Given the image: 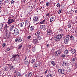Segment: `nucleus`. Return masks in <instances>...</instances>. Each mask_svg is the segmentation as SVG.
Returning <instances> with one entry per match:
<instances>
[{"label":"nucleus","mask_w":77,"mask_h":77,"mask_svg":"<svg viewBox=\"0 0 77 77\" xmlns=\"http://www.w3.org/2000/svg\"><path fill=\"white\" fill-rule=\"evenodd\" d=\"M9 28V26H7V24H5V26L4 27V30H5V36H8V29Z\"/></svg>","instance_id":"1"},{"label":"nucleus","mask_w":77,"mask_h":77,"mask_svg":"<svg viewBox=\"0 0 77 77\" xmlns=\"http://www.w3.org/2000/svg\"><path fill=\"white\" fill-rule=\"evenodd\" d=\"M58 71L60 74H65V70L63 69H58Z\"/></svg>","instance_id":"2"},{"label":"nucleus","mask_w":77,"mask_h":77,"mask_svg":"<svg viewBox=\"0 0 77 77\" xmlns=\"http://www.w3.org/2000/svg\"><path fill=\"white\" fill-rule=\"evenodd\" d=\"M18 41L19 42H21V41H22V39H21V37H19L18 38H17L15 40V42H16Z\"/></svg>","instance_id":"3"},{"label":"nucleus","mask_w":77,"mask_h":77,"mask_svg":"<svg viewBox=\"0 0 77 77\" xmlns=\"http://www.w3.org/2000/svg\"><path fill=\"white\" fill-rule=\"evenodd\" d=\"M20 33V32L19 31V30L18 29H17L15 28V29H14V34L16 35H18Z\"/></svg>","instance_id":"4"},{"label":"nucleus","mask_w":77,"mask_h":77,"mask_svg":"<svg viewBox=\"0 0 77 77\" xmlns=\"http://www.w3.org/2000/svg\"><path fill=\"white\" fill-rule=\"evenodd\" d=\"M17 56H18V57H19V55H18V54H17V55H13V57L12 59H13L14 61H16V58L17 57Z\"/></svg>","instance_id":"5"},{"label":"nucleus","mask_w":77,"mask_h":77,"mask_svg":"<svg viewBox=\"0 0 77 77\" xmlns=\"http://www.w3.org/2000/svg\"><path fill=\"white\" fill-rule=\"evenodd\" d=\"M14 22V20L12 19H9L8 21V23L9 24H10L11 23Z\"/></svg>","instance_id":"6"},{"label":"nucleus","mask_w":77,"mask_h":77,"mask_svg":"<svg viewBox=\"0 0 77 77\" xmlns=\"http://www.w3.org/2000/svg\"><path fill=\"white\" fill-rule=\"evenodd\" d=\"M60 51H57L55 52V54L56 56H59L60 54Z\"/></svg>","instance_id":"7"},{"label":"nucleus","mask_w":77,"mask_h":77,"mask_svg":"<svg viewBox=\"0 0 77 77\" xmlns=\"http://www.w3.org/2000/svg\"><path fill=\"white\" fill-rule=\"evenodd\" d=\"M47 33L48 34V35H51V33H52V32H51V29H48L47 30Z\"/></svg>","instance_id":"8"},{"label":"nucleus","mask_w":77,"mask_h":77,"mask_svg":"<svg viewBox=\"0 0 77 77\" xmlns=\"http://www.w3.org/2000/svg\"><path fill=\"white\" fill-rule=\"evenodd\" d=\"M33 21H34V22H38V21H39L38 17H35L33 19Z\"/></svg>","instance_id":"9"},{"label":"nucleus","mask_w":77,"mask_h":77,"mask_svg":"<svg viewBox=\"0 0 77 77\" xmlns=\"http://www.w3.org/2000/svg\"><path fill=\"white\" fill-rule=\"evenodd\" d=\"M63 36V34H59L58 35H57V38H58L59 40L60 39H61V38H62Z\"/></svg>","instance_id":"10"},{"label":"nucleus","mask_w":77,"mask_h":77,"mask_svg":"<svg viewBox=\"0 0 77 77\" xmlns=\"http://www.w3.org/2000/svg\"><path fill=\"white\" fill-rule=\"evenodd\" d=\"M68 42H69V38H66L64 39V43H65L66 44H67Z\"/></svg>","instance_id":"11"},{"label":"nucleus","mask_w":77,"mask_h":77,"mask_svg":"<svg viewBox=\"0 0 77 77\" xmlns=\"http://www.w3.org/2000/svg\"><path fill=\"white\" fill-rule=\"evenodd\" d=\"M33 42L34 44H38V39H34L33 40Z\"/></svg>","instance_id":"12"},{"label":"nucleus","mask_w":77,"mask_h":77,"mask_svg":"<svg viewBox=\"0 0 77 77\" xmlns=\"http://www.w3.org/2000/svg\"><path fill=\"white\" fill-rule=\"evenodd\" d=\"M41 35V33L39 31H37L35 33V35L36 36H39Z\"/></svg>","instance_id":"13"},{"label":"nucleus","mask_w":77,"mask_h":77,"mask_svg":"<svg viewBox=\"0 0 77 77\" xmlns=\"http://www.w3.org/2000/svg\"><path fill=\"white\" fill-rule=\"evenodd\" d=\"M75 51H75V50L74 49H71L70 50V52L72 54H74L75 52Z\"/></svg>","instance_id":"14"},{"label":"nucleus","mask_w":77,"mask_h":77,"mask_svg":"<svg viewBox=\"0 0 77 77\" xmlns=\"http://www.w3.org/2000/svg\"><path fill=\"white\" fill-rule=\"evenodd\" d=\"M62 65L63 66H64V67H65V66H66V65H67V63H66V62H64L63 63Z\"/></svg>","instance_id":"15"},{"label":"nucleus","mask_w":77,"mask_h":77,"mask_svg":"<svg viewBox=\"0 0 77 77\" xmlns=\"http://www.w3.org/2000/svg\"><path fill=\"white\" fill-rule=\"evenodd\" d=\"M35 59H32L31 61V64H33V63H35Z\"/></svg>","instance_id":"16"},{"label":"nucleus","mask_w":77,"mask_h":77,"mask_svg":"<svg viewBox=\"0 0 77 77\" xmlns=\"http://www.w3.org/2000/svg\"><path fill=\"white\" fill-rule=\"evenodd\" d=\"M69 53V52H68V51L67 50H66L64 52V54H68Z\"/></svg>","instance_id":"17"},{"label":"nucleus","mask_w":77,"mask_h":77,"mask_svg":"<svg viewBox=\"0 0 77 77\" xmlns=\"http://www.w3.org/2000/svg\"><path fill=\"white\" fill-rule=\"evenodd\" d=\"M54 39L56 41H59V40L58 37H57V36H56L54 38Z\"/></svg>","instance_id":"18"},{"label":"nucleus","mask_w":77,"mask_h":77,"mask_svg":"<svg viewBox=\"0 0 77 77\" xmlns=\"http://www.w3.org/2000/svg\"><path fill=\"white\" fill-rule=\"evenodd\" d=\"M4 69L5 71H8V69H9V68H8L7 66H5L4 68Z\"/></svg>","instance_id":"19"},{"label":"nucleus","mask_w":77,"mask_h":77,"mask_svg":"<svg viewBox=\"0 0 77 77\" xmlns=\"http://www.w3.org/2000/svg\"><path fill=\"white\" fill-rule=\"evenodd\" d=\"M33 74V73L32 72H31L29 73L28 75V76L29 77H30L32 75V74Z\"/></svg>","instance_id":"20"},{"label":"nucleus","mask_w":77,"mask_h":77,"mask_svg":"<svg viewBox=\"0 0 77 77\" xmlns=\"http://www.w3.org/2000/svg\"><path fill=\"white\" fill-rule=\"evenodd\" d=\"M24 23L23 22H21L20 23V27H23V24H24Z\"/></svg>","instance_id":"21"},{"label":"nucleus","mask_w":77,"mask_h":77,"mask_svg":"<svg viewBox=\"0 0 77 77\" xmlns=\"http://www.w3.org/2000/svg\"><path fill=\"white\" fill-rule=\"evenodd\" d=\"M51 64H52L53 66H55L56 64L55 63V62L54 61H52L51 62Z\"/></svg>","instance_id":"22"},{"label":"nucleus","mask_w":77,"mask_h":77,"mask_svg":"<svg viewBox=\"0 0 77 77\" xmlns=\"http://www.w3.org/2000/svg\"><path fill=\"white\" fill-rule=\"evenodd\" d=\"M14 25H12L11 27L10 28V30H13V29H14Z\"/></svg>","instance_id":"23"},{"label":"nucleus","mask_w":77,"mask_h":77,"mask_svg":"<svg viewBox=\"0 0 77 77\" xmlns=\"http://www.w3.org/2000/svg\"><path fill=\"white\" fill-rule=\"evenodd\" d=\"M42 38H43L42 36H39L38 37H37L38 39L39 40H41V39H42Z\"/></svg>","instance_id":"24"},{"label":"nucleus","mask_w":77,"mask_h":77,"mask_svg":"<svg viewBox=\"0 0 77 77\" xmlns=\"http://www.w3.org/2000/svg\"><path fill=\"white\" fill-rule=\"evenodd\" d=\"M33 26H31L30 28V30L31 31H32L34 29V28H33Z\"/></svg>","instance_id":"25"},{"label":"nucleus","mask_w":77,"mask_h":77,"mask_svg":"<svg viewBox=\"0 0 77 77\" xmlns=\"http://www.w3.org/2000/svg\"><path fill=\"white\" fill-rule=\"evenodd\" d=\"M45 27V25H41L40 26V27L41 29H43V27Z\"/></svg>","instance_id":"26"},{"label":"nucleus","mask_w":77,"mask_h":77,"mask_svg":"<svg viewBox=\"0 0 77 77\" xmlns=\"http://www.w3.org/2000/svg\"><path fill=\"white\" fill-rule=\"evenodd\" d=\"M47 77H52V75L50 73L48 74L47 75Z\"/></svg>","instance_id":"27"},{"label":"nucleus","mask_w":77,"mask_h":77,"mask_svg":"<svg viewBox=\"0 0 77 77\" xmlns=\"http://www.w3.org/2000/svg\"><path fill=\"white\" fill-rule=\"evenodd\" d=\"M18 46V49H21V48H22V47H23V45H21V44L19 45Z\"/></svg>","instance_id":"28"},{"label":"nucleus","mask_w":77,"mask_h":77,"mask_svg":"<svg viewBox=\"0 0 77 77\" xmlns=\"http://www.w3.org/2000/svg\"><path fill=\"white\" fill-rule=\"evenodd\" d=\"M74 12V11L73 10H71L70 11H69V12L70 14H73V12Z\"/></svg>","instance_id":"29"},{"label":"nucleus","mask_w":77,"mask_h":77,"mask_svg":"<svg viewBox=\"0 0 77 77\" xmlns=\"http://www.w3.org/2000/svg\"><path fill=\"white\" fill-rule=\"evenodd\" d=\"M45 21V20H43L42 21L40 22V24H43L44 23Z\"/></svg>","instance_id":"30"},{"label":"nucleus","mask_w":77,"mask_h":77,"mask_svg":"<svg viewBox=\"0 0 77 77\" xmlns=\"http://www.w3.org/2000/svg\"><path fill=\"white\" fill-rule=\"evenodd\" d=\"M3 27V24L0 23V30H1Z\"/></svg>","instance_id":"31"},{"label":"nucleus","mask_w":77,"mask_h":77,"mask_svg":"<svg viewBox=\"0 0 77 77\" xmlns=\"http://www.w3.org/2000/svg\"><path fill=\"white\" fill-rule=\"evenodd\" d=\"M70 38L71 40H72V39H72V38H73V40H74V37H73V36L72 35L70 36Z\"/></svg>","instance_id":"32"},{"label":"nucleus","mask_w":77,"mask_h":77,"mask_svg":"<svg viewBox=\"0 0 77 77\" xmlns=\"http://www.w3.org/2000/svg\"><path fill=\"white\" fill-rule=\"evenodd\" d=\"M46 6H47V7H48V6H49V5H50V3H49V2H46Z\"/></svg>","instance_id":"33"},{"label":"nucleus","mask_w":77,"mask_h":77,"mask_svg":"<svg viewBox=\"0 0 77 77\" xmlns=\"http://www.w3.org/2000/svg\"><path fill=\"white\" fill-rule=\"evenodd\" d=\"M24 63L25 64H26V65H28L29 64V61H26L24 62Z\"/></svg>","instance_id":"34"},{"label":"nucleus","mask_w":77,"mask_h":77,"mask_svg":"<svg viewBox=\"0 0 77 77\" xmlns=\"http://www.w3.org/2000/svg\"><path fill=\"white\" fill-rule=\"evenodd\" d=\"M16 74L17 76H18V75L19 76H20V72H17Z\"/></svg>","instance_id":"35"},{"label":"nucleus","mask_w":77,"mask_h":77,"mask_svg":"<svg viewBox=\"0 0 77 77\" xmlns=\"http://www.w3.org/2000/svg\"><path fill=\"white\" fill-rule=\"evenodd\" d=\"M25 23L26 24H28V23H29V21H28L27 20L25 21Z\"/></svg>","instance_id":"36"},{"label":"nucleus","mask_w":77,"mask_h":77,"mask_svg":"<svg viewBox=\"0 0 77 77\" xmlns=\"http://www.w3.org/2000/svg\"><path fill=\"white\" fill-rule=\"evenodd\" d=\"M70 37V35H66V38H68V39H69V38Z\"/></svg>","instance_id":"37"},{"label":"nucleus","mask_w":77,"mask_h":77,"mask_svg":"<svg viewBox=\"0 0 77 77\" xmlns=\"http://www.w3.org/2000/svg\"><path fill=\"white\" fill-rule=\"evenodd\" d=\"M53 21V17L51 18L50 19V22H52Z\"/></svg>","instance_id":"38"},{"label":"nucleus","mask_w":77,"mask_h":77,"mask_svg":"<svg viewBox=\"0 0 77 77\" xmlns=\"http://www.w3.org/2000/svg\"><path fill=\"white\" fill-rule=\"evenodd\" d=\"M27 38L28 39H30L31 38V36L30 35L28 36L27 37Z\"/></svg>","instance_id":"39"},{"label":"nucleus","mask_w":77,"mask_h":77,"mask_svg":"<svg viewBox=\"0 0 77 77\" xmlns=\"http://www.w3.org/2000/svg\"><path fill=\"white\" fill-rule=\"evenodd\" d=\"M7 65H8V66H9V68H11V65H12V64H7Z\"/></svg>","instance_id":"40"},{"label":"nucleus","mask_w":77,"mask_h":77,"mask_svg":"<svg viewBox=\"0 0 77 77\" xmlns=\"http://www.w3.org/2000/svg\"><path fill=\"white\" fill-rule=\"evenodd\" d=\"M10 50V48H7V49L6 50V51H9Z\"/></svg>","instance_id":"41"},{"label":"nucleus","mask_w":77,"mask_h":77,"mask_svg":"<svg viewBox=\"0 0 77 77\" xmlns=\"http://www.w3.org/2000/svg\"><path fill=\"white\" fill-rule=\"evenodd\" d=\"M71 27V24H69L68 26V28H70Z\"/></svg>","instance_id":"42"},{"label":"nucleus","mask_w":77,"mask_h":77,"mask_svg":"<svg viewBox=\"0 0 77 77\" xmlns=\"http://www.w3.org/2000/svg\"><path fill=\"white\" fill-rule=\"evenodd\" d=\"M75 60V58H73L72 59V62H74Z\"/></svg>","instance_id":"43"},{"label":"nucleus","mask_w":77,"mask_h":77,"mask_svg":"<svg viewBox=\"0 0 77 77\" xmlns=\"http://www.w3.org/2000/svg\"><path fill=\"white\" fill-rule=\"evenodd\" d=\"M57 6L58 8H59V7H60V4L59 3H58L57 4Z\"/></svg>","instance_id":"44"},{"label":"nucleus","mask_w":77,"mask_h":77,"mask_svg":"<svg viewBox=\"0 0 77 77\" xmlns=\"http://www.w3.org/2000/svg\"><path fill=\"white\" fill-rule=\"evenodd\" d=\"M40 3L41 5H43L44 4V1H41L40 2Z\"/></svg>","instance_id":"45"},{"label":"nucleus","mask_w":77,"mask_h":77,"mask_svg":"<svg viewBox=\"0 0 77 77\" xmlns=\"http://www.w3.org/2000/svg\"><path fill=\"white\" fill-rule=\"evenodd\" d=\"M60 13H61V11L60 10H59L58 13V14H60Z\"/></svg>","instance_id":"46"},{"label":"nucleus","mask_w":77,"mask_h":77,"mask_svg":"<svg viewBox=\"0 0 77 77\" xmlns=\"http://www.w3.org/2000/svg\"><path fill=\"white\" fill-rule=\"evenodd\" d=\"M35 67H37L38 66V64L36 63H35L34 65Z\"/></svg>","instance_id":"47"},{"label":"nucleus","mask_w":77,"mask_h":77,"mask_svg":"<svg viewBox=\"0 0 77 77\" xmlns=\"http://www.w3.org/2000/svg\"><path fill=\"white\" fill-rule=\"evenodd\" d=\"M11 3L12 5H13V4H14V0H12L11 1Z\"/></svg>","instance_id":"48"},{"label":"nucleus","mask_w":77,"mask_h":77,"mask_svg":"<svg viewBox=\"0 0 77 77\" xmlns=\"http://www.w3.org/2000/svg\"><path fill=\"white\" fill-rule=\"evenodd\" d=\"M48 72V70L47 69L44 72V73L46 74V73H47Z\"/></svg>","instance_id":"49"},{"label":"nucleus","mask_w":77,"mask_h":77,"mask_svg":"<svg viewBox=\"0 0 77 77\" xmlns=\"http://www.w3.org/2000/svg\"><path fill=\"white\" fill-rule=\"evenodd\" d=\"M5 45H6V44L5 43H3L2 45L3 47H5Z\"/></svg>","instance_id":"50"},{"label":"nucleus","mask_w":77,"mask_h":77,"mask_svg":"<svg viewBox=\"0 0 77 77\" xmlns=\"http://www.w3.org/2000/svg\"><path fill=\"white\" fill-rule=\"evenodd\" d=\"M5 3H9V1L8 0H6L5 1Z\"/></svg>","instance_id":"51"},{"label":"nucleus","mask_w":77,"mask_h":77,"mask_svg":"<svg viewBox=\"0 0 77 77\" xmlns=\"http://www.w3.org/2000/svg\"><path fill=\"white\" fill-rule=\"evenodd\" d=\"M11 35V34H9V35H8V38H9V37H10V36Z\"/></svg>","instance_id":"52"},{"label":"nucleus","mask_w":77,"mask_h":77,"mask_svg":"<svg viewBox=\"0 0 77 77\" xmlns=\"http://www.w3.org/2000/svg\"><path fill=\"white\" fill-rule=\"evenodd\" d=\"M62 57H65V55L64 54H63Z\"/></svg>","instance_id":"53"},{"label":"nucleus","mask_w":77,"mask_h":77,"mask_svg":"<svg viewBox=\"0 0 77 77\" xmlns=\"http://www.w3.org/2000/svg\"><path fill=\"white\" fill-rule=\"evenodd\" d=\"M75 14H77V10H75Z\"/></svg>","instance_id":"54"},{"label":"nucleus","mask_w":77,"mask_h":77,"mask_svg":"<svg viewBox=\"0 0 77 77\" xmlns=\"http://www.w3.org/2000/svg\"><path fill=\"white\" fill-rule=\"evenodd\" d=\"M38 63L39 64V65H40V64H41V63L39 61Z\"/></svg>","instance_id":"55"},{"label":"nucleus","mask_w":77,"mask_h":77,"mask_svg":"<svg viewBox=\"0 0 77 77\" xmlns=\"http://www.w3.org/2000/svg\"><path fill=\"white\" fill-rule=\"evenodd\" d=\"M60 32H63V29H60Z\"/></svg>","instance_id":"56"},{"label":"nucleus","mask_w":77,"mask_h":77,"mask_svg":"<svg viewBox=\"0 0 77 77\" xmlns=\"http://www.w3.org/2000/svg\"><path fill=\"white\" fill-rule=\"evenodd\" d=\"M46 15L47 17H48H48H49V14H46Z\"/></svg>","instance_id":"57"},{"label":"nucleus","mask_w":77,"mask_h":77,"mask_svg":"<svg viewBox=\"0 0 77 77\" xmlns=\"http://www.w3.org/2000/svg\"><path fill=\"white\" fill-rule=\"evenodd\" d=\"M49 44H48L47 45V47H49Z\"/></svg>","instance_id":"58"},{"label":"nucleus","mask_w":77,"mask_h":77,"mask_svg":"<svg viewBox=\"0 0 77 77\" xmlns=\"http://www.w3.org/2000/svg\"><path fill=\"white\" fill-rule=\"evenodd\" d=\"M17 75L16 74V75H14V77H17Z\"/></svg>","instance_id":"59"},{"label":"nucleus","mask_w":77,"mask_h":77,"mask_svg":"<svg viewBox=\"0 0 77 77\" xmlns=\"http://www.w3.org/2000/svg\"><path fill=\"white\" fill-rule=\"evenodd\" d=\"M14 66H12L11 67V68H14Z\"/></svg>","instance_id":"60"},{"label":"nucleus","mask_w":77,"mask_h":77,"mask_svg":"<svg viewBox=\"0 0 77 77\" xmlns=\"http://www.w3.org/2000/svg\"><path fill=\"white\" fill-rule=\"evenodd\" d=\"M2 3V0H0V4Z\"/></svg>","instance_id":"61"},{"label":"nucleus","mask_w":77,"mask_h":77,"mask_svg":"<svg viewBox=\"0 0 77 77\" xmlns=\"http://www.w3.org/2000/svg\"><path fill=\"white\" fill-rule=\"evenodd\" d=\"M25 76L26 77H27V75H25Z\"/></svg>","instance_id":"62"},{"label":"nucleus","mask_w":77,"mask_h":77,"mask_svg":"<svg viewBox=\"0 0 77 77\" xmlns=\"http://www.w3.org/2000/svg\"><path fill=\"white\" fill-rule=\"evenodd\" d=\"M75 18H76V20H77V16Z\"/></svg>","instance_id":"63"},{"label":"nucleus","mask_w":77,"mask_h":77,"mask_svg":"<svg viewBox=\"0 0 77 77\" xmlns=\"http://www.w3.org/2000/svg\"><path fill=\"white\" fill-rule=\"evenodd\" d=\"M26 60V57H25V58L24 59V60Z\"/></svg>","instance_id":"64"}]
</instances>
